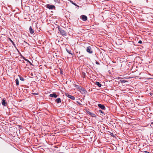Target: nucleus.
Returning <instances> with one entry per match:
<instances>
[{
  "mask_svg": "<svg viewBox=\"0 0 153 153\" xmlns=\"http://www.w3.org/2000/svg\"><path fill=\"white\" fill-rule=\"evenodd\" d=\"M86 51L89 53H92V51L91 50V47L90 46L87 48Z\"/></svg>",
  "mask_w": 153,
  "mask_h": 153,
  "instance_id": "nucleus-1",
  "label": "nucleus"
},
{
  "mask_svg": "<svg viewBox=\"0 0 153 153\" xmlns=\"http://www.w3.org/2000/svg\"><path fill=\"white\" fill-rule=\"evenodd\" d=\"M81 18L83 21H86L87 20V17L85 15H82L81 16Z\"/></svg>",
  "mask_w": 153,
  "mask_h": 153,
  "instance_id": "nucleus-2",
  "label": "nucleus"
},
{
  "mask_svg": "<svg viewBox=\"0 0 153 153\" xmlns=\"http://www.w3.org/2000/svg\"><path fill=\"white\" fill-rule=\"evenodd\" d=\"M65 95L66 96L72 100H74L75 99V98L73 96H71L67 93L65 94Z\"/></svg>",
  "mask_w": 153,
  "mask_h": 153,
  "instance_id": "nucleus-3",
  "label": "nucleus"
},
{
  "mask_svg": "<svg viewBox=\"0 0 153 153\" xmlns=\"http://www.w3.org/2000/svg\"><path fill=\"white\" fill-rule=\"evenodd\" d=\"M46 7L50 9H52L55 8V7L53 5H51L50 4H47L46 5Z\"/></svg>",
  "mask_w": 153,
  "mask_h": 153,
  "instance_id": "nucleus-4",
  "label": "nucleus"
},
{
  "mask_svg": "<svg viewBox=\"0 0 153 153\" xmlns=\"http://www.w3.org/2000/svg\"><path fill=\"white\" fill-rule=\"evenodd\" d=\"M98 106L102 109H104L105 108V107L104 105L101 104H98Z\"/></svg>",
  "mask_w": 153,
  "mask_h": 153,
  "instance_id": "nucleus-5",
  "label": "nucleus"
},
{
  "mask_svg": "<svg viewBox=\"0 0 153 153\" xmlns=\"http://www.w3.org/2000/svg\"><path fill=\"white\" fill-rule=\"evenodd\" d=\"M49 96L51 97H54V98H56L57 97L56 95L54 93L50 94Z\"/></svg>",
  "mask_w": 153,
  "mask_h": 153,
  "instance_id": "nucleus-6",
  "label": "nucleus"
},
{
  "mask_svg": "<svg viewBox=\"0 0 153 153\" xmlns=\"http://www.w3.org/2000/svg\"><path fill=\"white\" fill-rule=\"evenodd\" d=\"M29 30L31 34H32L33 33H34V31L32 29L31 27H30L29 28Z\"/></svg>",
  "mask_w": 153,
  "mask_h": 153,
  "instance_id": "nucleus-7",
  "label": "nucleus"
},
{
  "mask_svg": "<svg viewBox=\"0 0 153 153\" xmlns=\"http://www.w3.org/2000/svg\"><path fill=\"white\" fill-rule=\"evenodd\" d=\"M2 103L3 105L4 106H6V102H5V100H4L3 99L2 100Z\"/></svg>",
  "mask_w": 153,
  "mask_h": 153,
  "instance_id": "nucleus-8",
  "label": "nucleus"
},
{
  "mask_svg": "<svg viewBox=\"0 0 153 153\" xmlns=\"http://www.w3.org/2000/svg\"><path fill=\"white\" fill-rule=\"evenodd\" d=\"M61 33L63 35H65L66 33L63 30H60Z\"/></svg>",
  "mask_w": 153,
  "mask_h": 153,
  "instance_id": "nucleus-9",
  "label": "nucleus"
},
{
  "mask_svg": "<svg viewBox=\"0 0 153 153\" xmlns=\"http://www.w3.org/2000/svg\"><path fill=\"white\" fill-rule=\"evenodd\" d=\"M55 101L57 103H59L61 102V99L59 98H58L55 100Z\"/></svg>",
  "mask_w": 153,
  "mask_h": 153,
  "instance_id": "nucleus-10",
  "label": "nucleus"
},
{
  "mask_svg": "<svg viewBox=\"0 0 153 153\" xmlns=\"http://www.w3.org/2000/svg\"><path fill=\"white\" fill-rule=\"evenodd\" d=\"M96 84L99 87H100L101 86V84L99 82H96Z\"/></svg>",
  "mask_w": 153,
  "mask_h": 153,
  "instance_id": "nucleus-11",
  "label": "nucleus"
},
{
  "mask_svg": "<svg viewBox=\"0 0 153 153\" xmlns=\"http://www.w3.org/2000/svg\"><path fill=\"white\" fill-rule=\"evenodd\" d=\"M16 85H19V80L18 79H16Z\"/></svg>",
  "mask_w": 153,
  "mask_h": 153,
  "instance_id": "nucleus-12",
  "label": "nucleus"
},
{
  "mask_svg": "<svg viewBox=\"0 0 153 153\" xmlns=\"http://www.w3.org/2000/svg\"><path fill=\"white\" fill-rule=\"evenodd\" d=\"M91 116L93 117H96L94 113H92V114H91Z\"/></svg>",
  "mask_w": 153,
  "mask_h": 153,
  "instance_id": "nucleus-13",
  "label": "nucleus"
},
{
  "mask_svg": "<svg viewBox=\"0 0 153 153\" xmlns=\"http://www.w3.org/2000/svg\"><path fill=\"white\" fill-rule=\"evenodd\" d=\"M20 79L22 80V81H23L24 80V79L22 77H20Z\"/></svg>",
  "mask_w": 153,
  "mask_h": 153,
  "instance_id": "nucleus-14",
  "label": "nucleus"
},
{
  "mask_svg": "<svg viewBox=\"0 0 153 153\" xmlns=\"http://www.w3.org/2000/svg\"><path fill=\"white\" fill-rule=\"evenodd\" d=\"M142 41H140V40L139 41V42H138V43H140V44H141V43H142Z\"/></svg>",
  "mask_w": 153,
  "mask_h": 153,
  "instance_id": "nucleus-15",
  "label": "nucleus"
},
{
  "mask_svg": "<svg viewBox=\"0 0 153 153\" xmlns=\"http://www.w3.org/2000/svg\"><path fill=\"white\" fill-rule=\"evenodd\" d=\"M88 114L91 115V114H92V113H91V112H88Z\"/></svg>",
  "mask_w": 153,
  "mask_h": 153,
  "instance_id": "nucleus-16",
  "label": "nucleus"
},
{
  "mask_svg": "<svg viewBox=\"0 0 153 153\" xmlns=\"http://www.w3.org/2000/svg\"><path fill=\"white\" fill-rule=\"evenodd\" d=\"M99 111L100 113H102V112L101 110H100Z\"/></svg>",
  "mask_w": 153,
  "mask_h": 153,
  "instance_id": "nucleus-17",
  "label": "nucleus"
},
{
  "mask_svg": "<svg viewBox=\"0 0 153 153\" xmlns=\"http://www.w3.org/2000/svg\"><path fill=\"white\" fill-rule=\"evenodd\" d=\"M121 82H125L124 80H122Z\"/></svg>",
  "mask_w": 153,
  "mask_h": 153,
  "instance_id": "nucleus-18",
  "label": "nucleus"
},
{
  "mask_svg": "<svg viewBox=\"0 0 153 153\" xmlns=\"http://www.w3.org/2000/svg\"><path fill=\"white\" fill-rule=\"evenodd\" d=\"M26 61H28V60L27 59H25Z\"/></svg>",
  "mask_w": 153,
  "mask_h": 153,
  "instance_id": "nucleus-19",
  "label": "nucleus"
},
{
  "mask_svg": "<svg viewBox=\"0 0 153 153\" xmlns=\"http://www.w3.org/2000/svg\"><path fill=\"white\" fill-rule=\"evenodd\" d=\"M152 124H153V123H151V125Z\"/></svg>",
  "mask_w": 153,
  "mask_h": 153,
  "instance_id": "nucleus-20",
  "label": "nucleus"
}]
</instances>
